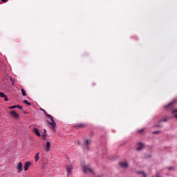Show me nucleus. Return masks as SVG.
<instances>
[{"label":"nucleus","mask_w":177,"mask_h":177,"mask_svg":"<svg viewBox=\"0 0 177 177\" xmlns=\"http://www.w3.org/2000/svg\"><path fill=\"white\" fill-rule=\"evenodd\" d=\"M44 132H46V129H44Z\"/></svg>","instance_id":"nucleus-31"},{"label":"nucleus","mask_w":177,"mask_h":177,"mask_svg":"<svg viewBox=\"0 0 177 177\" xmlns=\"http://www.w3.org/2000/svg\"><path fill=\"white\" fill-rule=\"evenodd\" d=\"M1 2H3V3L8 2V0H1Z\"/></svg>","instance_id":"nucleus-28"},{"label":"nucleus","mask_w":177,"mask_h":177,"mask_svg":"<svg viewBox=\"0 0 177 177\" xmlns=\"http://www.w3.org/2000/svg\"><path fill=\"white\" fill-rule=\"evenodd\" d=\"M75 128H76L77 129H78L80 128L84 129V128H86V125L84 123H79L75 126Z\"/></svg>","instance_id":"nucleus-5"},{"label":"nucleus","mask_w":177,"mask_h":177,"mask_svg":"<svg viewBox=\"0 0 177 177\" xmlns=\"http://www.w3.org/2000/svg\"><path fill=\"white\" fill-rule=\"evenodd\" d=\"M83 171L85 174H93V175H95V171H93V169H91L89 165H84L83 166Z\"/></svg>","instance_id":"nucleus-2"},{"label":"nucleus","mask_w":177,"mask_h":177,"mask_svg":"<svg viewBox=\"0 0 177 177\" xmlns=\"http://www.w3.org/2000/svg\"><path fill=\"white\" fill-rule=\"evenodd\" d=\"M67 174H71L73 172V167L72 166H65Z\"/></svg>","instance_id":"nucleus-9"},{"label":"nucleus","mask_w":177,"mask_h":177,"mask_svg":"<svg viewBox=\"0 0 177 177\" xmlns=\"http://www.w3.org/2000/svg\"><path fill=\"white\" fill-rule=\"evenodd\" d=\"M33 132L37 136H41V133H39V130H38V129L34 128Z\"/></svg>","instance_id":"nucleus-11"},{"label":"nucleus","mask_w":177,"mask_h":177,"mask_svg":"<svg viewBox=\"0 0 177 177\" xmlns=\"http://www.w3.org/2000/svg\"><path fill=\"white\" fill-rule=\"evenodd\" d=\"M12 84H15V82H12Z\"/></svg>","instance_id":"nucleus-32"},{"label":"nucleus","mask_w":177,"mask_h":177,"mask_svg":"<svg viewBox=\"0 0 177 177\" xmlns=\"http://www.w3.org/2000/svg\"><path fill=\"white\" fill-rule=\"evenodd\" d=\"M17 169L18 172H21V170L23 169V164L21 162H19L18 165H17Z\"/></svg>","instance_id":"nucleus-7"},{"label":"nucleus","mask_w":177,"mask_h":177,"mask_svg":"<svg viewBox=\"0 0 177 177\" xmlns=\"http://www.w3.org/2000/svg\"><path fill=\"white\" fill-rule=\"evenodd\" d=\"M143 131H145V129H140V130H139V131H138V133H140L141 132H143Z\"/></svg>","instance_id":"nucleus-25"},{"label":"nucleus","mask_w":177,"mask_h":177,"mask_svg":"<svg viewBox=\"0 0 177 177\" xmlns=\"http://www.w3.org/2000/svg\"><path fill=\"white\" fill-rule=\"evenodd\" d=\"M137 174H142L144 177H147L146 173H145V172H143V171H138Z\"/></svg>","instance_id":"nucleus-20"},{"label":"nucleus","mask_w":177,"mask_h":177,"mask_svg":"<svg viewBox=\"0 0 177 177\" xmlns=\"http://www.w3.org/2000/svg\"><path fill=\"white\" fill-rule=\"evenodd\" d=\"M168 169H169L170 171L174 169V167H168Z\"/></svg>","instance_id":"nucleus-29"},{"label":"nucleus","mask_w":177,"mask_h":177,"mask_svg":"<svg viewBox=\"0 0 177 177\" xmlns=\"http://www.w3.org/2000/svg\"><path fill=\"white\" fill-rule=\"evenodd\" d=\"M9 109L10 110H13L14 109H17V105H15V106H10Z\"/></svg>","instance_id":"nucleus-21"},{"label":"nucleus","mask_w":177,"mask_h":177,"mask_svg":"<svg viewBox=\"0 0 177 177\" xmlns=\"http://www.w3.org/2000/svg\"><path fill=\"white\" fill-rule=\"evenodd\" d=\"M168 121V119L165 118V119H163V120H160L159 121V122H167Z\"/></svg>","instance_id":"nucleus-22"},{"label":"nucleus","mask_w":177,"mask_h":177,"mask_svg":"<svg viewBox=\"0 0 177 177\" xmlns=\"http://www.w3.org/2000/svg\"><path fill=\"white\" fill-rule=\"evenodd\" d=\"M0 97L4 98V100L6 102H8L9 101V98L8 97V95H5V93H3V92H0Z\"/></svg>","instance_id":"nucleus-6"},{"label":"nucleus","mask_w":177,"mask_h":177,"mask_svg":"<svg viewBox=\"0 0 177 177\" xmlns=\"http://www.w3.org/2000/svg\"><path fill=\"white\" fill-rule=\"evenodd\" d=\"M10 115L13 118H19V114L17 113H16V111H10Z\"/></svg>","instance_id":"nucleus-4"},{"label":"nucleus","mask_w":177,"mask_h":177,"mask_svg":"<svg viewBox=\"0 0 177 177\" xmlns=\"http://www.w3.org/2000/svg\"><path fill=\"white\" fill-rule=\"evenodd\" d=\"M174 103H175V102H171L169 104H168L167 105H166L165 106V109H174Z\"/></svg>","instance_id":"nucleus-10"},{"label":"nucleus","mask_w":177,"mask_h":177,"mask_svg":"<svg viewBox=\"0 0 177 177\" xmlns=\"http://www.w3.org/2000/svg\"><path fill=\"white\" fill-rule=\"evenodd\" d=\"M30 164H31L30 162H26L24 165V171H28V168L30 167Z\"/></svg>","instance_id":"nucleus-13"},{"label":"nucleus","mask_w":177,"mask_h":177,"mask_svg":"<svg viewBox=\"0 0 177 177\" xmlns=\"http://www.w3.org/2000/svg\"><path fill=\"white\" fill-rule=\"evenodd\" d=\"M21 91L23 96H27V93H26V90L24 88H21Z\"/></svg>","instance_id":"nucleus-18"},{"label":"nucleus","mask_w":177,"mask_h":177,"mask_svg":"<svg viewBox=\"0 0 177 177\" xmlns=\"http://www.w3.org/2000/svg\"><path fill=\"white\" fill-rule=\"evenodd\" d=\"M120 167L122 168H127L128 167V163L127 162H122L120 163Z\"/></svg>","instance_id":"nucleus-12"},{"label":"nucleus","mask_w":177,"mask_h":177,"mask_svg":"<svg viewBox=\"0 0 177 177\" xmlns=\"http://www.w3.org/2000/svg\"><path fill=\"white\" fill-rule=\"evenodd\" d=\"M41 110L44 113L46 118L50 120L51 122H49L48 124L51 125L53 131H56V122H55V119H53V117L50 114H48V113H46V111H45L44 109H41Z\"/></svg>","instance_id":"nucleus-1"},{"label":"nucleus","mask_w":177,"mask_h":177,"mask_svg":"<svg viewBox=\"0 0 177 177\" xmlns=\"http://www.w3.org/2000/svg\"><path fill=\"white\" fill-rule=\"evenodd\" d=\"M155 127H161V125L160 124H156L154 126Z\"/></svg>","instance_id":"nucleus-27"},{"label":"nucleus","mask_w":177,"mask_h":177,"mask_svg":"<svg viewBox=\"0 0 177 177\" xmlns=\"http://www.w3.org/2000/svg\"><path fill=\"white\" fill-rule=\"evenodd\" d=\"M144 146L145 145L142 142H139L138 147L136 149L137 151H141V150H143Z\"/></svg>","instance_id":"nucleus-8"},{"label":"nucleus","mask_w":177,"mask_h":177,"mask_svg":"<svg viewBox=\"0 0 177 177\" xmlns=\"http://www.w3.org/2000/svg\"><path fill=\"white\" fill-rule=\"evenodd\" d=\"M49 150H50V142H46V151H49Z\"/></svg>","instance_id":"nucleus-14"},{"label":"nucleus","mask_w":177,"mask_h":177,"mask_svg":"<svg viewBox=\"0 0 177 177\" xmlns=\"http://www.w3.org/2000/svg\"><path fill=\"white\" fill-rule=\"evenodd\" d=\"M46 168H48V165L46 163H43V165L41 167V169L45 171V169H46Z\"/></svg>","instance_id":"nucleus-16"},{"label":"nucleus","mask_w":177,"mask_h":177,"mask_svg":"<svg viewBox=\"0 0 177 177\" xmlns=\"http://www.w3.org/2000/svg\"><path fill=\"white\" fill-rule=\"evenodd\" d=\"M17 109H19V110H23V106L20 105H17Z\"/></svg>","instance_id":"nucleus-24"},{"label":"nucleus","mask_w":177,"mask_h":177,"mask_svg":"<svg viewBox=\"0 0 177 177\" xmlns=\"http://www.w3.org/2000/svg\"><path fill=\"white\" fill-rule=\"evenodd\" d=\"M39 160V153H37L35 156V161L37 162Z\"/></svg>","instance_id":"nucleus-15"},{"label":"nucleus","mask_w":177,"mask_h":177,"mask_svg":"<svg viewBox=\"0 0 177 177\" xmlns=\"http://www.w3.org/2000/svg\"><path fill=\"white\" fill-rule=\"evenodd\" d=\"M91 143H92V140H91V139H87L85 141V145H86V150H89V146H91Z\"/></svg>","instance_id":"nucleus-3"},{"label":"nucleus","mask_w":177,"mask_h":177,"mask_svg":"<svg viewBox=\"0 0 177 177\" xmlns=\"http://www.w3.org/2000/svg\"><path fill=\"white\" fill-rule=\"evenodd\" d=\"M172 115H174V117H175V118H176V120H177V109H176V110L173 111V112H172Z\"/></svg>","instance_id":"nucleus-17"},{"label":"nucleus","mask_w":177,"mask_h":177,"mask_svg":"<svg viewBox=\"0 0 177 177\" xmlns=\"http://www.w3.org/2000/svg\"><path fill=\"white\" fill-rule=\"evenodd\" d=\"M153 134L160 133V131H153Z\"/></svg>","instance_id":"nucleus-26"},{"label":"nucleus","mask_w":177,"mask_h":177,"mask_svg":"<svg viewBox=\"0 0 177 177\" xmlns=\"http://www.w3.org/2000/svg\"><path fill=\"white\" fill-rule=\"evenodd\" d=\"M41 136L43 137V139H44V140H46V134H45L44 133H43L41 134Z\"/></svg>","instance_id":"nucleus-23"},{"label":"nucleus","mask_w":177,"mask_h":177,"mask_svg":"<svg viewBox=\"0 0 177 177\" xmlns=\"http://www.w3.org/2000/svg\"><path fill=\"white\" fill-rule=\"evenodd\" d=\"M24 103H25V104H28V106H31V103L28 102V100H24Z\"/></svg>","instance_id":"nucleus-19"},{"label":"nucleus","mask_w":177,"mask_h":177,"mask_svg":"<svg viewBox=\"0 0 177 177\" xmlns=\"http://www.w3.org/2000/svg\"><path fill=\"white\" fill-rule=\"evenodd\" d=\"M156 177H161V176H160V174H157L156 175Z\"/></svg>","instance_id":"nucleus-30"}]
</instances>
